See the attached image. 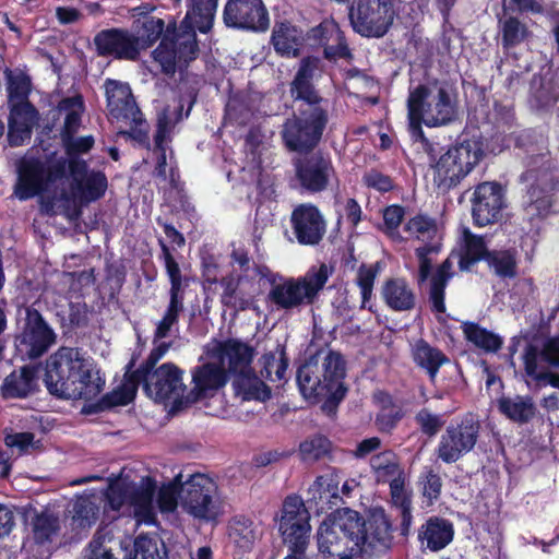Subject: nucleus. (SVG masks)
<instances>
[{"mask_svg": "<svg viewBox=\"0 0 559 559\" xmlns=\"http://www.w3.org/2000/svg\"><path fill=\"white\" fill-rule=\"evenodd\" d=\"M45 382L51 394L86 401L97 397L105 386L94 360L72 347H62L50 357Z\"/></svg>", "mask_w": 559, "mask_h": 559, "instance_id": "obj_1", "label": "nucleus"}, {"mask_svg": "<svg viewBox=\"0 0 559 559\" xmlns=\"http://www.w3.org/2000/svg\"><path fill=\"white\" fill-rule=\"evenodd\" d=\"M345 362L335 352H321L305 362L297 372L301 394L310 400L324 397L338 403L346 393L343 384Z\"/></svg>", "mask_w": 559, "mask_h": 559, "instance_id": "obj_2", "label": "nucleus"}, {"mask_svg": "<svg viewBox=\"0 0 559 559\" xmlns=\"http://www.w3.org/2000/svg\"><path fill=\"white\" fill-rule=\"evenodd\" d=\"M408 124L412 138L423 143L421 124L432 128L445 126L455 119L456 107L449 91L438 84L418 85L407 99Z\"/></svg>", "mask_w": 559, "mask_h": 559, "instance_id": "obj_3", "label": "nucleus"}, {"mask_svg": "<svg viewBox=\"0 0 559 559\" xmlns=\"http://www.w3.org/2000/svg\"><path fill=\"white\" fill-rule=\"evenodd\" d=\"M361 523L359 513L341 509L330 514L319 526L317 544L326 559H354L360 555Z\"/></svg>", "mask_w": 559, "mask_h": 559, "instance_id": "obj_4", "label": "nucleus"}, {"mask_svg": "<svg viewBox=\"0 0 559 559\" xmlns=\"http://www.w3.org/2000/svg\"><path fill=\"white\" fill-rule=\"evenodd\" d=\"M421 146L429 156L433 185L443 192L457 186L483 157V150L476 141H464L439 156L438 145L423 140Z\"/></svg>", "mask_w": 559, "mask_h": 559, "instance_id": "obj_5", "label": "nucleus"}, {"mask_svg": "<svg viewBox=\"0 0 559 559\" xmlns=\"http://www.w3.org/2000/svg\"><path fill=\"white\" fill-rule=\"evenodd\" d=\"M266 276L272 285L267 295L270 302L277 309L292 310L313 304L326 284L330 272L325 264H320L299 277H283L274 273Z\"/></svg>", "mask_w": 559, "mask_h": 559, "instance_id": "obj_6", "label": "nucleus"}, {"mask_svg": "<svg viewBox=\"0 0 559 559\" xmlns=\"http://www.w3.org/2000/svg\"><path fill=\"white\" fill-rule=\"evenodd\" d=\"M148 369V367H143L133 372L122 384V393L115 402L122 405L130 403L134 399L141 381L144 382L147 395L155 400L183 397L186 385L182 382V370L170 362L163 364L153 372H150Z\"/></svg>", "mask_w": 559, "mask_h": 559, "instance_id": "obj_7", "label": "nucleus"}, {"mask_svg": "<svg viewBox=\"0 0 559 559\" xmlns=\"http://www.w3.org/2000/svg\"><path fill=\"white\" fill-rule=\"evenodd\" d=\"M155 490L156 483L150 477L141 478L139 483L119 480L109 486L106 499L110 509L121 514H132L138 523L153 524L156 515Z\"/></svg>", "mask_w": 559, "mask_h": 559, "instance_id": "obj_8", "label": "nucleus"}, {"mask_svg": "<svg viewBox=\"0 0 559 559\" xmlns=\"http://www.w3.org/2000/svg\"><path fill=\"white\" fill-rule=\"evenodd\" d=\"M522 360L528 386L559 389V374L552 371L559 368V335L533 338L524 347Z\"/></svg>", "mask_w": 559, "mask_h": 559, "instance_id": "obj_9", "label": "nucleus"}, {"mask_svg": "<svg viewBox=\"0 0 559 559\" xmlns=\"http://www.w3.org/2000/svg\"><path fill=\"white\" fill-rule=\"evenodd\" d=\"M179 504L195 519L215 520L223 509L216 483L205 474L190 475L179 489Z\"/></svg>", "mask_w": 559, "mask_h": 559, "instance_id": "obj_10", "label": "nucleus"}, {"mask_svg": "<svg viewBox=\"0 0 559 559\" xmlns=\"http://www.w3.org/2000/svg\"><path fill=\"white\" fill-rule=\"evenodd\" d=\"M348 15L359 35H386L396 16L394 0H354Z\"/></svg>", "mask_w": 559, "mask_h": 559, "instance_id": "obj_11", "label": "nucleus"}, {"mask_svg": "<svg viewBox=\"0 0 559 559\" xmlns=\"http://www.w3.org/2000/svg\"><path fill=\"white\" fill-rule=\"evenodd\" d=\"M328 117L322 107L300 111V116L288 119L282 131L286 146L292 151L312 148L320 140Z\"/></svg>", "mask_w": 559, "mask_h": 559, "instance_id": "obj_12", "label": "nucleus"}, {"mask_svg": "<svg viewBox=\"0 0 559 559\" xmlns=\"http://www.w3.org/2000/svg\"><path fill=\"white\" fill-rule=\"evenodd\" d=\"M479 430L478 420L472 416H466L460 423L448 426L436 448L438 459L447 464L457 462L474 449Z\"/></svg>", "mask_w": 559, "mask_h": 559, "instance_id": "obj_13", "label": "nucleus"}, {"mask_svg": "<svg viewBox=\"0 0 559 559\" xmlns=\"http://www.w3.org/2000/svg\"><path fill=\"white\" fill-rule=\"evenodd\" d=\"M223 21L227 27L242 32L264 33L270 26L263 0H227Z\"/></svg>", "mask_w": 559, "mask_h": 559, "instance_id": "obj_14", "label": "nucleus"}, {"mask_svg": "<svg viewBox=\"0 0 559 559\" xmlns=\"http://www.w3.org/2000/svg\"><path fill=\"white\" fill-rule=\"evenodd\" d=\"M204 350L207 358L218 361L226 374L231 377L251 367L255 356L254 347L238 338L213 340L205 345Z\"/></svg>", "mask_w": 559, "mask_h": 559, "instance_id": "obj_15", "label": "nucleus"}, {"mask_svg": "<svg viewBox=\"0 0 559 559\" xmlns=\"http://www.w3.org/2000/svg\"><path fill=\"white\" fill-rule=\"evenodd\" d=\"M71 190L61 198L67 202L90 203L102 198L107 189V178L100 171H87L83 160L71 159L69 163Z\"/></svg>", "mask_w": 559, "mask_h": 559, "instance_id": "obj_16", "label": "nucleus"}, {"mask_svg": "<svg viewBox=\"0 0 559 559\" xmlns=\"http://www.w3.org/2000/svg\"><path fill=\"white\" fill-rule=\"evenodd\" d=\"M506 207L504 190L495 181L479 183L472 198V217L477 226L498 223Z\"/></svg>", "mask_w": 559, "mask_h": 559, "instance_id": "obj_17", "label": "nucleus"}, {"mask_svg": "<svg viewBox=\"0 0 559 559\" xmlns=\"http://www.w3.org/2000/svg\"><path fill=\"white\" fill-rule=\"evenodd\" d=\"M55 341L56 335L44 321L41 314L37 310L27 309L24 330L16 338V349L21 356L27 358L40 357Z\"/></svg>", "mask_w": 559, "mask_h": 559, "instance_id": "obj_18", "label": "nucleus"}, {"mask_svg": "<svg viewBox=\"0 0 559 559\" xmlns=\"http://www.w3.org/2000/svg\"><path fill=\"white\" fill-rule=\"evenodd\" d=\"M197 37H163L153 58L165 74H174L198 55Z\"/></svg>", "mask_w": 559, "mask_h": 559, "instance_id": "obj_19", "label": "nucleus"}, {"mask_svg": "<svg viewBox=\"0 0 559 559\" xmlns=\"http://www.w3.org/2000/svg\"><path fill=\"white\" fill-rule=\"evenodd\" d=\"M295 170L300 187L310 192L325 190L335 178L331 159L319 152L297 158Z\"/></svg>", "mask_w": 559, "mask_h": 559, "instance_id": "obj_20", "label": "nucleus"}, {"mask_svg": "<svg viewBox=\"0 0 559 559\" xmlns=\"http://www.w3.org/2000/svg\"><path fill=\"white\" fill-rule=\"evenodd\" d=\"M522 178L530 185L526 207L528 214H544L551 205V193L558 185L557 171L547 166L539 169H530Z\"/></svg>", "mask_w": 559, "mask_h": 559, "instance_id": "obj_21", "label": "nucleus"}, {"mask_svg": "<svg viewBox=\"0 0 559 559\" xmlns=\"http://www.w3.org/2000/svg\"><path fill=\"white\" fill-rule=\"evenodd\" d=\"M107 108L109 116L127 126H138L142 122V114L135 104L128 84L107 80L105 83Z\"/></svg>", "mask_w": 559, "mask_h": 559, "instance_id": "obj_22", "label": "nucleus"}, {"mask_svg": "<svg viewBox=\"0 0 559 559\" xmlns=\"http://www.w3.org/2000/svg\"><path fill=\"white\" fill-rule=\"evenodd\" d=\"M310 513L304 500L296 495L286 497L278 519V531L283 540L309 539Z\"/></svg>", "mask_w": 559, "mask_h": 559, "instance_id": "obj_23", "label": "nucleus"}, {"mask_svg": "<svg viewBox=\"0 0 559 559\" xmlns=\"http://www.w3.org/2000/svg\"><path fill=\"white\" fill-rule=\"evenodd\" d=\"M290 222L296 239L301 245L319 243L326 230L323 215L317 206L309 203L296 206Z\"/></svg>", "mask_w": 559, "mask_h": 559, "instance_id": "obj_24", "label": "nucleus"}, {"mask_svg": "<svg viewBox=\"0 0 559 559\" xmlns=\"http://www.w3.org/2000/svg\"><path fill=\"white\" fill-rule=\"evenodd\" d=\"M206 359L205 362L192 369L193 388L187 396L188 401H197L204 397L223 388L228 381V376L225 369L218 365V361L207 357Z\"/></svg>", "mask_w": 559, "mask_h": 559, "instance_id": "obj_25", "label": "nucleus"}, {"mask_svg": "<svg viewBox=\"0 0 559 559\" xmlns=\"http://www.w3.org/2000/svg\"><path fill=\"white\" fill-rule=\"evenodd\" d=\"M359 522L361 523L360 552L366 546L379 550L391 546L393 538L391 524L382 510L371 513L367 521L359 515Z\"/></svg>", "mask_w": 559, "mask_h": 559, "instance_id": "obj_26", "label": "nucleus"}, {"mask_svg": "<svg viewBox=\"0 0 559 559\" xmlns=\"http://www.w3.org/2000/svg\"><path fill=\"white\" fill-rule=\"evenodd\" d=\"M218 0H189L180 23L181 35L206 34L212 29Z\"/></svg>", "mask_w": 559, "mask_h": 559, "instance_id": "obj_27", "label": "nucleus"}, {"mask_svg": "<svg viewBox=\"0 0 559 559\" xmlns=\"http://www.w3.org/2000/svg\"><path fill=\"white\" fill-rule=\"evenodd\" d=\"M8 139L12 146H20L31 139L32 130L37 123L38 114L31 103L9 104Z\"/></svg>", "mask_w": 559, "mask_h": 559, "instance_id": "obj_28", "label": "nucleus"}, {"mask_svg": "<svg viewBox=\"0 0 559 559\" xmlns=\"http://www.w3.org/2000/svg\"><path fill=\"white\" fill-rule=\"evenodd\" d=\"M46 170L44 164L35 158H23L19 165V179L14 194L20 200H27L38 194L44 188Z\"/></svg>", "mask_w": 559, "mask_h": 559, "instance_id": "obj_29", "label": "nucleus"}, {"mask_svg": "<svg viewBox=\"0 0 559 559\" xmlns=\"http://www.w3.org/2000/svg\"><path fill=\"white\" fill-rule=\"evenodd\" d=\"M317 69V59H304L290 84L292 97L296 100L305 102L310 106L309 108L321 107L320 104L322 102V98L312 85V79Z\"/></svg>", "mask_w": 559, "mask_h": 559, "instance_id": "obj_30", "label": "nucleus"}, {"mask_svg": "<svg viewBox=\"0 0 559 559\" xmlns=\"http://www.w3.org/2000/svg\"><path fill=\"white\" fill-rule=\"evenodd\" d=\"M453 524L442 518H429L418 531V540L424 549L439 551L445 548L453 539Z\"/></svg>", "mask_w": 559, "mask_h": 559, "instance_id": "obj_31", "label": "nucleus"}, {"mask_svg": "<svg viewBox=\"0 0 559 559\" xmlns=\"http://www.w3.org/2000/svg\"><path fill=\"white\" fill-rule=\"evenodd\" d=\"M94 41L102 55L124 59H135L140 50L152 45L151 37H94Z\"/></svg>", "mask_w": 559, "mask_h": 559, "instance_id": "obj_32", "label": "nucleus"}, {"mask_svg": "<svg viewBox=\"0 0 559 559\" xmlns=\"http://www.w3.org/2000/svg\"><path fill=\"white\" fill-rule=\"evenodd\" d=\"M299 19L276 16L271 35H342L338 24L333 19H324L318 25L307 29Z\"/></svg>", "mask_w": 559, "mask_h": 559, "instance_id": "obj_33", "label": "nucleus"}, {"mask_svg": "<svg viewBox=\"0 0 559 559\" xmlns=\"http://www.w3.org/2000/svg\"><path fill=\"white\" fill-rule=\"evenodd\" d=\"M233 386L236 395L245 401L263 402L271 395L269 386L255 374L252 366L233 377Z\"/></svg>", "mask_w": 559, "mask_h": 559, "instance_id": "obj_34", "label": "nucleus"}, {"mask_svg": "<svg viewBox=\"0 0 559 559\" xmlns=\"http://www.w3.org/2000/svg\"><path fill=\"white\" fill-rule=\"evenodd\" d=\"M412 356L415 364L425 369L431 380L436 378L440 367L449 361L440 349L432 347L424 340H417L412 345Z\"/></svg>", "mask_w": 559, "mask_h": 559, "instance_id": "obj_35", "label": "nucleus"}, {"mask_svg": "<svg viewBox=\"0 0 559 559\" xmlns=\"http://www.w3.org/2000/svg\"><path fill=\"white\" fill-rule=\"evenodd\" d=\"M385 304L395 311H407L415 306V294L408 284L401 278L388 281L382 288Z\"/></svg>", "mask_w": 559, "mask_h": 559, "instance_id": "obj_36", "label": "nucleus"}, {"mask_svg": "<svg viewBox=\"0 0 559 559\" xmlns=\"http://www.w3.org/2000/svg\"><path fill=\"white\" fill-rule=\"evenodd\" d=\"M262 528L250 519L236 518L229 524L230 542L240 551H250L261 537Z\"/></svg>", "mask_w": 559, "mask_h": 559, "instance_id": "obj_37", "label": "nucleus"}, {"mask_svg": "<svg viewBox=\"0 0 559 559\" xmlns=\"http://www.w3.org/2000/svg\"><path fill=\"white\" fill-rule=\"evenodd\" d=\"M498 409L507 418L518 424L528 423L536 413L532 397L521 395L499 399Z\"/></svg>", "mask_w": 559, "mask_h": 559, "instance_id": "obj_38", "label": "nucleus"}, {"mask_svg": "<svg viewBox=\"0 0 559 559\" xmlns=\"http://www.w3.org/2000/svg\"><path fill=\"white\" fill-rule=\"evenodd\" d=\"M35 383V370L32 367H22L19 372L9 374L1 386L2 394L7 399L24 397L33 391Z\"/></svg>", "mask_w": 559, "mask_h": 559, "instance_id": "obj_39", "label": "nucleus"}, {"mask_svg": "<svg viewBox=\"0 0 559 559\" xmlns=\"http://www.w3.org/2000/svg\"><path fill=\"white\" fill-rule=\"evenodd\" d=\"M100 498L95 495L78 497L71 514L73 524L81 528L91 527L98 519Z\"/></svg>", "mask_w": 559, "mask_h": 559, "instance_id": "obj_40", "label": "nucleus"}, {"mask_svg": "<svg viewBox=\"0 0 559 559\" xmlns=\"http://www.w3.org/2000/svg\"><path fill=\"white\" fill-rule=\"evenodd\" d=\"M371 468L378 483H390L404 473L397 456L392 451H383L371 457Z\"/></svg>", "mask_w": 559, "mask_h": 559, "instance_id": "obj_41", "label": "nucleus"}, {"mask_svg": "<svg viewBox=\"0 0 559 559\" xmlns=\"http://www.w3.org/2000/svg\"><path fill=\"white\" fill-rule=\"evenodd\" d=\"M403 241L417 240L428 245L437 234V226L432 218L426 215H415L411 217L403 227Z\"/></svg>", "mask_w": 559, "mask_h": 559, "instance_id": "obj_42", "label": "nucleus"}, {"mask_svg": "<svg viewBox=\"0 0 559 559\" xmlns=\"http://www.w3.org/2000/svg\"><path fill=\"white\" fill-rule=\"evenodd\" d=\"M463 332L468 342L488 353L497 352L503 343L502 338L498 334H495L477 323H464Z\"/></svg>", "mask_w": 559, "mask_h": 559, "instance_id": "obj_43", "label": "nucleus"}, {"mask_svg": "<svg viewBox=\"0 0 559 559\" xmlns=\"http://www.w3.org/2000/svg\"><path fill=\"white\" fill-rule=\"evenodd\" d=\"M452 262L447 259L431 278L430 302L432 305V309L439 313L445 311L444 288L449 280L452 277Z\"/></svg>", "mask_w": 559, "mask_h": 559, "instance_id": "obj_44", "label": "nucleus"}, {"mask_svg": "<svg viewBox=\"0 0 559 559\" xmlns=\"http://www.w3.org/2000/svg\"><path fill=\"white\" fill-rule=\"evenodd\" d=\"M127 559H167L166 547L157 536L140 535L134 550Z\"/></svg>", "mask_w": 559, "mask_h": 559, "instance_id": "obj_45", "label": "nucleus"}, {"mask_svg": "<svg viewBox=\"0 0 559 559\" xmlns=\"http://www.w3.org/2000/svg\"><path fill=\"white\" fill-rule=\"evenodd\" d=\"M9 104H24L28 102L31 79L21 70H7Z\"/></svg>", "mask_w": 559, "mask_h": 559, "instance_id": "obj_46", "label": "nucleus"}, {"mask_svg": "<svg viewBox=\"0 0 559 559\" xmlns=\"http://www.w3.org/2000/svg\"><path fill=\"white\" fill-rule=\"evenodd\" d=\"M464 251L460 260L461 269H468L474 262L485 258L489 253L483 237L473 235L468 229L463 231Z\"/></svg>", "mask_w": 559, "mask_h": 559, "instance_id": "obj_47", "label": "nucleus"}, {"mask_svg": "<svg viewBox=\"0 0 559 559\" xmlns=\"http://www.w3.org/2000/svg\"><path fill=\"white\" fill-rule=\"evenodd\" d=\"M331 447L330 440L324 436H311L300 442L299 455L304 462H316L329 455Z\"/></svg>", "mask_w": 559, "mask_h": 559, "instance_id": "obj_48", "label": "nucleus"}, {"mask_svg": "<svg viewBox=\"0 0 559 559\" xmlns=\"http://www.w3.org/2000/svg\"><path fill=\"white\" fill-rule=\"evenodd\" d=\"M378 396H381L383 405L376 417V425L381 432H391L403 418L404 413L400 406L392 404L388 394L379 393Z\"/></svg>", "mask_w": 559, "mask_h": 559, "instance_id": "obj_49", "label": "nucleus"}, {"mask_svg": "<svg viewBox=\"0 0 559 559\" xmlns=\"http://www.w3.org/2000/svg\"><path fill=\"white\" fill-rule=\"evenodd\" d=\"M59 110L66 114L63 135L74 134L79 130L83 112L81 96L62 99L59 104Z\"/></svg>", "mask_w": 559, "mask_h": 559, "instance_id": "obj_50", "label": "nucleus"}, {"mask_svg": "<svg viewBox=\"0 0 559 559\" xmlns=\"http://www.w3.org/2000/svg\"><path fill=\"white\" fill-rule=\"evenodd\" d=\"M183 310V300L170 298L163 318L156 323L154 343L169 336L173 328L178 324L179 313Z\"/></svg>", "mask_w": 559, "mask_h": 559, "instance_id": "obj_51", "label": "nucleus"}, {"mask_svg": "<svg viewBox=\"0 0 559 559\" xmlns=\"http://www.w3.org/2000/svg\"><path fill=\"white\" fill-rule=\"evenodd\" d=\"M59 528V519L52 513L43 512L33 520L34 538L39 544L52 540Z\"/></svg>", "mask_w": 559, "mask_h": 559, "instance_id": "obj_52", "label": "nucleus"}, {"mask_svg": "<svg viewBox=\"0 0 559 559\" xmlns=\"http://www.w3.org/2000/svg\"><path fill=\"white\" fill-rule=\"evenodd\" d=\"M336 490L337 479L333 474L319 476L308 488L309 500L331 502L337 498Z\"/></svg>", "mask_w": 559, "mask_h": 559, "instance_id": "obj_53", "label": "nucleus"}, {"mask_svg": "<svg viewBox=\"0 0 559 559\" xmlns=\"http://www.w3.org/2000/svg\"><path fill=\"white\" fill-rule=\"evenodd\" d=\"M261 376L270 381H281L285 378L287 360L284 352L269 353L261 358Z\"/></svg>", "mask_w": 559, "mask_h": 559, "instance_id": "obj_54", "label": "nucleus"}, {"mask_svg": "<svg viewBox=\"0 0 559 559\" xmlns=\"http://www.w3.org/2000/svg\"><path fill=\"white\" fill-rule=\"evenodd\" d=\"M490 269L501 277H513L516 273L515 254L511 250L492 251L487 254Z\"/></svg>", "mask_w": 559, "mask_h": 559, "instance_id": "obj_55", "label": "nucleus"}, {"mask_svg": "<svg viewBox=\"0 0 559 559\" xmlns=\"http://www.w3.org/2000/svg\"><path fill=\"white\" fill-rule=\"evenodd\" d=\"M379 269V263H373L369 265L362 264L357 271L356 283L361 294V308L368 307Z\"/></svg>", "mask_w": 559, "mask_h": 559, "instance_id": "obj_56", "label": "nucleus"}, {"mask_svg": "<svg viewBox=\"0 0 559 559\" xmlns=\"http://www.w3.org/2000/svg\"><path fill=\"white\" fill-rule=\"evenodd\" d=\"M183 483V475H177L174 480L159 488L157 503L162 512H171L179 504V489Z\"/></svg>", "mask_w": 559, "mask_h": 559, "instance_id": "obj_57", "label": "nucleus"}, {"mask_svg": "<svg viewBox=\"0 0 559 559\" xmlns=\"http://www.w3.org/2000/svg\"><path fill=\"white\" fill-rule=\"evenodd\" d=\"M163 258L165 262L166 272L168 274L171 287H170V298L182 299L183 297L180 294L181 290V272L178 263L175 261L171 255L169 248L165 243H160Z\"/></svg>", "mask_w": 559, "mask_h": 559, "instance_id": "obj_58", "label": "nucleus"}, {"mask_svg": "<svg viewBox=\"0 0 559 559\" xmlns=\"http://www.w3.org/2000/svg\"><path fill=\"white\" fill-rule=\"evenodd\" d=\"M415 420L420 431L430 438L435 437L445 424L443 415L435 414L428 408H421L415 415Z\"/></svg>", "mask_w": 559, "mask_h": 559, "instance_id": "obj_59", "label": "nucleus"}, {"mask_svg": "<svg viewBox=\"0 0 559 559\" xmlns=\"http://www.w3.org/2000/svg\"><path fill=\"white\" fill-rule=\"evenodd\" d=\"M403 217L404 209L400 205L388 206L383 212L384 230L393 241H403V235L400 231Z\"/></svg>", "mask_w": 559, "mask_h": 559, "instance_id": "obj_60", "label": "nucleus"}, {"mask_svg": "<svg viewBox=\"0 0 559 559\" xmlns=\"http://www.w3.org/2000/svg\"><path fill=\"white\" fill-rule=\"evenodd\" d=\"M388 484L390 485L392 504L397 509L411 507V492L405 486V474Z\"/></svg>", "mask_w": 559, "mask_h": 559, "instance_id": "obj_61", "label": "nucleus"}, {"mask_svg": "<svg viewBox=\"0 0 559 559\" xmlns=\"http://www.w3.org/2000/svg\"><path fill=\"white\" fill-rule=\"evenodd\" d=\"M106 537L97 535L90 543L84 559H117L106 545Z\"/></svg>", "mask_w": 559, "mask_h": 559, "instance_id": "obj_62", "label": "nucleus"}, {"mask_svg": "<svg viewBox=\"0 0 559 559\" xmlns=\"http://www.w3.org/2000/svg\"><path fill=\"white\" fill-rule=\"evenodd\" d=\"M272 41L276 52L282 57H296L299 52L298 37H272Z\"/></svg>", "mask_w": 559, "mask_h": 559, "instance_id": "obj_63", "label": "nucleus"}, {"mask_svg": "<svg viewBox=\"0 0 559 559\" xmlns=\"http://www.w3.org/2000/svg\"><path fill=\"white\" fill-rule=\"evenodd\" d=\"M441 487L440 476L432 471H428L424 478L423 495L432 502L439 498Z\"/></svg>", "mask_w": 559, "mask_h": 559, "instance_id": "obj_64", "label": "nucleus"}]
</instances>
